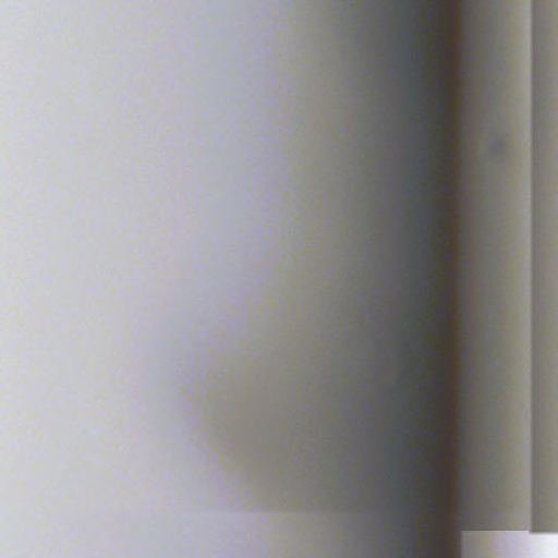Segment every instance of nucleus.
<instances>
[{"label":"nucleus","instance_id":"nucleus-1","mask_svg":"<svg viewBox=\"0 0 558 558\" xmlns=\"http://www.w3.org/2000/svg\"><path fill=\"white\" fill-rule=\"evenodd\" d=\"M462 526L469 530H492L498 529V525L493 524L472 510H464L461 513Z\"/></svg>","mask_w":558,"mask_h":558},{"label":"nucleus","instance_id":"nucleus-2","mask_svg":"<svg viewBox=\"0 0 558 558\" xmlns=\"http://www.w3.org/2000/svg\"><path fill=\"white\" fill-rule=\"evenodd\" d=\"M543 493L547 497V489H543L535 483L534 489H533V507H534V527L537 531H541V529L537 526V513L541 509V505L543 501L542 500Z\"/></svg>","mask_w":558,"mask_h":558},{"label":"nucleus","instance_id":"nucleus-3","mask_svg":"<svg viewBox=\"0 0 558 558\" xmlns=\"http://www.w3.org/2000/svg\"><path fill=\"white\" fill-rule=\"evenodd\" d=\"M410 536H411V541L408 544L407 553H408L410 558H420L418 557V550H417V547H416L414 530H413L412 526H410Z\"/></svg>","mask_w":558,"mask_h":558},{"label":"nucleus","instance_id":"nucleus-4","mask_svg":"<svg viewBox=\"0 0 558 558\" xmlns=\"http://www.w3.org/2000/svg\"><path fill=\"white\" fill-rule=\"evenodd\" d=\"M425 499L428 504V511L429 512H436L437 511V505L435 502V499H434V495L432 493H426L425 494Z\"/></svg>","mask_w":558,"mask_h":558},{"label":"nucleus","instance_id":"nucleus-5","mask_svg":"<svg viewBox=\"0 0 558 558\" xmlns=\"http://www.w3.org/2000/svg\"><path fill=\"white\" fill-rule=\"evenodd\" d=\"M414 352L417 355H424L425 354V347L422 343L421 339L414 338Z\"/></svg>","mask_w":558,"mask_h":558},{"label":"nucleus","instance_id":"nucleus-6","mask_svg":"<svg viewBox=\"0 0 558 558\" xmlns=\"http://www.w3.org/2000/svg\"><path fill=\"white\" fill-rule=\"evenodd\" d=\"M425 277H426V283L424 284L422 291L425 295H427L430 292V280H429V276L427 274L425 275Z\"/></svg>","mask_w":558,"mask_h":558},{"label":"nucleus","instance_id":"nucleus-7","mask_svg":"<svg viewBox=\"0 0 558 558\" xmlns=\"http://www.w3.org/2000/svg\"><path fill=\"white\" fill-rule=\"evenodd\" d=\"M427 475L429 476L430 481H435L437 478V473L433 469H426L425 470Z\"/></svg>","mask_w":558,"mask_h":558},{"label":"nucleus","instance_id":"nucleus-8","mask_svg":"<svg viewBox=\"0 0 558 558\" xmlns=\"http://www.w3.org/2000/svg\"><path fill=\"white\" fill-rule=\"evenodd\" d=\"M425 251H426V258L429 259L433 254V248L429 245H427L425 247Z\"/></svg>","mask_w":558,"mask_h":558},{"label":"nucleus","instance_id":"nucleus-9","mask_svg":"<svg viewBox=\"0 0 558 558\" xmlns=\"http://www.w3.org/2000/svg\"><path fill=\"white\" fill-rule=\"evenodd\" d=\"M433 206L430 207L429 211H428V216H427V221L429 222L432 219H433Z\"/></svg>","mask_w":558,"mask_h":558},{"label":"nucleus","instance_id":"nucleus-10","mask_svg":"<svg viewBox=\"0 0 558 558\" xmlns=\"http://www.w3.org/2000/svg\"><path fill=\"white\" fill-rule=\"evenodd\" d=\"M425 75H426V72L422 70V71L420 72V74H418V77H420V78H424V77H425Z\"/></svg>","mask_w":558,"mask_h":558},{"label":"nucleus","instance_id":"nucleus-11","mask_svg":"<svg viewBox=\"0 0 558 558\" xmlns=\"http://www.w3.org/2000/svg\"><path fill=\"white\" fill-rule=\"evenodd\" d=\"M421 56H422V62H424L425 61V57H424L423 52L421 53Z\"/></svg>","mask_w":558,"mask_h":558},{"label":"nucleus","instance_id":"nucleus-12","mask_svg":"<svg viewBox=\"0 0 558 558\" xmlns=\"http://www.w3.org/2000/svg\"><path fill=\"white\" fill-rule=\"evenodd\" d=\"M430 301L429 295L426 296V302L428 303Z\"/></svg>","mask_w":558,"mask_h":558},{"label":"nucleus","instance_id":"nucleus-13","mask_svg":"<svg viewBox=\"0 0 558 558\" xmlns=\"http://www.w3.org/2000/svg\"><path fill=\"white\" fill-rule=\"evenodd\" d=\"M414 454L418 456L420 454V450H415Z\"/></svg>","mask_w":558,"mask_h":558}]
</instances>
